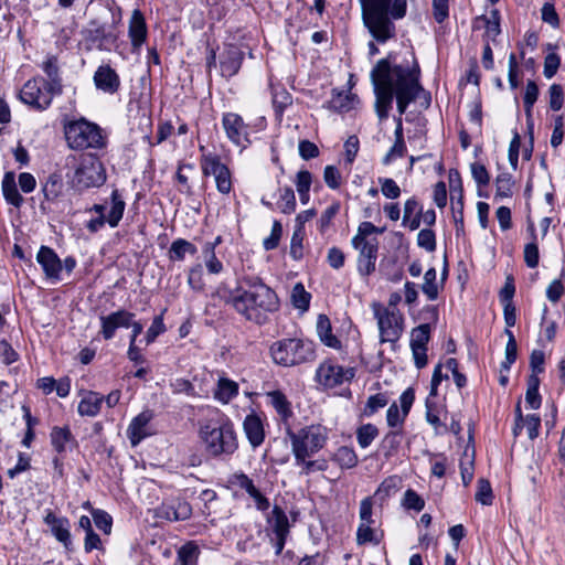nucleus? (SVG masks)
I'll use <instances>...</instances> for the list:
<instances>
[{"mask_svg":"<svg viewBox=\"0 0 565 565\" xmlns=\"http://www.w3.org/2000/svg\"><path fill=\"white\" fill-rule=\"evenodd\" d=\"M237 315L248 322L263 326L269 321V316L277 312L280 308V301L269 286L264 280L254 275H245L239 278L235 289L230 291L225 299Z\"/></svg>","mask_w":565,"mask_h":565,"instance_id":"f257e3e1","label":"nucleus"},{"mask_svg":"<svg viewBox=\"0 0 565 565\" xmlns=\"http://www.w3.org/2000/svg\"><path fill=\"white\" fill-rule=\"evenodd\" d=\"M363 25L380 44L396 36L395 21L407 13V0H359Z\"/></svg>","mask_w":565,"mask_h":565,"instance_id":"f03ea898","label":"nucleus"},{"mask_svg":"<svg viewBox=\"0 0 565 565\" xmlns=\"http://www.w3.org/2000/svg\"><path fill=\"white\" fill-rule=\"evenodd\" d=\"M405 64H395L393 53L377 61L371 71V81L375 93V111L381 120L388 117L393 98L396 95V74H403Z\"/></svg>","mask_w":565,"mask_h":565,"instance_id":"7ed1b4c3","label":"nucleus"},{"mask_svg":"<svg viewBox=\"0 0 565 565\" xmlns=\"http://www.w3.org/2000/svg\"><path fill=\"white\" fill-rule=\"evenodd\" d=\"M199 437L205 454L216 460H230L238 450L239 441L234 424L228 419L209 420L200 426Z\"/></svg>","mask_w":565,"mask_h":565,"instance_id":"20e7f679","label":"nucleus"},{"mask_svg":"<svg viewBox=\"0 0 565 565\" xmlns=\"http://www.w3.org/2000/svg\"><path fill=\"white\" fill-rule=\"evenodd\" d=\"M396 104L399 115H403L408 105L417 99L420 105L428 108L431 102L430 93L427 92L420 84V68L417 61L414 58L412 65L405 64L404 73L396 74Z\"/></svg>","mask_w":565,"mask_h":565,"instance_id":"39448f33","label":"nucleus"},{"mask_svg":"<svg viewBox=\"0 0 565 565\" xmlns=\"http://www.w3.org/2000/svg\"><path fill=\"white\" fill-rule=\"evenodd\" d=\"M64 136L72 150H102L107 146V136L95 122L82 117L64 124Z\"/></svg>","mask_w":565,"mask_h":565,"instance_id":"423d86ee","label":"nucleus"},{"mask_svg":"<svg viewBox=\"0 0 565 565\" xmlns=\"http://www.w3.org/2000/svg\"><path fill=\"white\" fill-rule=\"evenodd\" d=\"M269 353L273 361L284 367H292L316 359L315 343L302 338H284L275 341Z\"/></svg>","mask_w":565,"mask_h":565,"instance_id":"0eeeda50","label":"nucleus"},{"mask_svg":"<svg viewBox=\"0 0 565 565\" xmlns=\"http://www.w3.org/2000/svg\"><path fill=\"white\" fill-rule=\"evenodd\" d=\"M111 13V23L102 22L98 19H93L88 25L82 31L83 39L87 44V49H96L98 51H111L118 42L119 31L118 24L121 21V9L116 7L113 9L114 3L106 2Z\"/></svg>","mask_w":565,"mask_h":565,"instance_id":"6e6552de","label":"nucleus"},{"mask_svg":"<svg viewBox=\"0 0 565 565\" xmlns=\"http://www.w3.org/2000/svg\"><path fill=\"white\" fill-rule=\"evenodd\" d=\"M294 456H313L320 451L328 440V428L320 424L305 426L296 431L286 427Z\"/></svg>","mask_w":565,"mask_h":565,"instance_id":"1a4fd4ad","label":"nucleus"},{"mask_svg":"<svg viewBox=\"0 0 565 565\" xmlns=\"http://www.w3.org/2000/svg\"><path fill=\"white\" fill-rule=\"evenodd\" d=\"M61 94L62 92H55V87L47 84L44 77L36 76L24 83L19 98L33 109L42 111L51 106L55 95Z\"/></svg>","mask_w":565,"mask_h":565,"instance_id":"9d476101","label":"nucleus"},{"mask_svg":"<svg viewBox=\"0 0 565 565\" xmlns=\"http://www.w3.org/2000/svg\"><path fill=\"white\" fill-rule=\"evenodd\" d=\"M201 169L204 177L213 175L216 189L222 194H230L233 189L232 173L222 162L221 157L213 152L201 156Z\"/></svg>","mask_w":565,"mask_h":565,"instance_id":"9b49d317","label":"nucleus"},{"mask_svg":"<svg viewBox=\"0 0 565 565\" xmlns=\"http://www.w3.org/2000/svg\"><path fill=\"white\" fill-rule=\"evenodd\" d=\"M374 316L377 319L381 342L396 343L404 330L403 315L398 310L384 308L376 309Z\"/></svg>","mask_w":565,"mask_h":565,"instance_id":"f8f14e48","label":"nucleus"},{"mask_svg":"<svg viewBox=\"0 0 565 565\" xmlns=\"http://www.w3.org/2000/svg\"><path fill=\"white\" fill-rule=\"evenodd\" d=\"M106 181L103 163L98 160L82 163L74 172L73 186L78 191L98 188Z\"/></svg>","mask_w":565,"mask_h":565,"instance_id":"ddd939ff","label":"nucleus"},{"mask_svg":"<svg viewBox=\"0 0 565 565\" xmlns=\"http://www.w3.org/2000/svg\"><path fill=\"white\" fill-rule=\"evenodd\" d=\"M192 515L191 504L182 497H168L154 509V516L169 522L185 521Z\"/></svg>","mask_w":565,"mask_h":565,"instance_id":"4468645a","label":"nucleus"},{"mask_svg":"<svg viewBox=\"0 0 565 565\" xmlns=\"http://www.w3.org/2000/svg\"><path fill=\"white\" fill-rule=\"evenodd\" d=\"M273 536L270 542L275 547V554L280 555L290 532V524L287 514L279 505H274L270 515L267 518Z\"/></svg>","mask_w":565,"mask_h":565,"instance_id":"2eb2a0df","label":"nucleus"},{"mask_svg":"<svg viewBox=\"0 0 565 565\" xmlns=\"http://www.w3.org/2000/svg\"><path fill=\"white\" fill-rule=\"evenodd\" d=\"M354 376L352 369H344L341 365L324 361L316 371V380L324 387L333 388L350 381Z\"/></svg>","mask_w":565,"mask_h":565,"instance_id":"dca6fc26","label":"nucleus"},{"mask_svg":"<svg viewBox=\"0 0 565 565\" xmlns=\"http://www.w3.org/2000/svg\"><path fill=\"white\" fill-rule=\"evenodd\" d=\"M111 206L107 217H95L87 222L86 228L90 233H97L107 223L110 227H117L124 216L126 202L122 199L119 190L114 189L110 194Z\"/></svg>","mask_w":565,"mask_h":565,"instance_id":"f3484780","label":"nucleus"},{"mask_svg":"<svg viewBox=\"0 0 565 565\" xmlns=\"http://www.w3.org/2000/svg\"><path fill=\"white\" fill-rule=\"evenodd\" d=\"M222 126L225 130L226 137L234 145L245 148L250 143L248 138V126L238 114L224 113L222 117Z\"/></svg>","mask_w":565,"mask_h":565,"instance_id":"a211bd4d","label":"nucleus"},{"mask_svg":"<svg viewBox=\"0 0 565 565\" xmlns=\"http://www.w3.org/2000/svg\"><path fill=\"white\" fill-rule=\"evenodd\" d=\"M134 318L135 313L126 309H119L117 311L110 312L109 315L100 316L99 334L104 340L109 341L115 337L116 331L119 328L128 329V324H130L129 321Z\"/></svg>","mask_w":565,"mask_h":565,"instance_id":"6ab92c4d","label":"nucleus"},{"mask_svg":"<svg viewBox=\"0 0 565 565\" xmlns=\"http://www.w3.org/2000/svg\"><path fill=\"white\" fill-rule=\"evenodd\" d=\"M44 523L50 527L51 534L67 551L72 550L71 522L66 516H60L52 510H46L43 519Z\"/></svg>","mask_w":565,"mask_h":565,"instance_id":"aec40b11","label":"nucleus"},{"mask_svg":"<svg viewBox=\"0 0 565 565\" xmlns=\"http://www.w3.org/2000/svg\"><path fill=\"white\" fill-rule=\"evenodd\" d=\"M93 82L97 90L108 95L117 94L121 85L118 73L109 64H102L97 67Z\"/></svg>","mask_w":565,"mask_h":565,"instance_id":"412c9836","label":"nucleus"},{"mask_svg":"<svg viewBox=\"0 0 565 565\" xmlns=\"http://www.w3.org/2000/svg\"><path fill=\"white\" fill-rule=\"evenodd\" d=\"M228 482L232 486L246 491V493L254 500L257 510L264 512L269 509L270 503L268 498L257 489L254 481L246 473L242 471L235 472L228 478Z\"/></svg>","mask_w":565,"mask_h":565,"instance_id":"4be33fe9","label":"nucleus"},{"mask_svg":"<svg viewBox=\"0 0 565 565\" xmlns=\"http://www.w3.org/2000/svg\"><path fill=\"white\" fill-rule=\"evenodd\" d=\"M148 36V26L141 10L135 9L128 23V38L131 44V51L140 52Z\"/></svg>","mask_w":565,"mask_h":565,"instance_id":"5701e85b","label":"nucleus"},{"mask_svg":"<svg viewBox=\"0 0 565 565\" xmlns=\"http://www.w3.org/2000/svg\"><path fill=\"white\" fill-rule=\"evenodd\" d=\"M243 60L244 52L237 45H226L220 56V67L222 76L226 78L235 76L242 67Z\"/></svg>","mask_w":565,"mask_h":565,"instance_id":"b1692460","label":"nucleus"},{"mask_svg":"<svg viewBox=\"0 0 565 565\" xmlns=\"http://www.w3.org/2000/svg\"><path fill=\"white\" fill-rule=\"evenodd\" d=\"M359 250L358 271L361 276H370L375 270L377 259L379 242L352 244Z\"/></svg>","mask_w":565,"mask_h":565,"instance_id":"393cba45","label":"nucleus"},{"mask_svg":"<svg viewBox=\"0 0 565 565\" xmlns=\"http://www.w3.org/2000/svg\"><path fill=\"white\" fill-rule=\"evenodd\" d=\"M41 191L49 203L60 202L66 193V185L62 172L54 171L41 181Z\"/></svg>","mask_w":565,"mask_h":565,"instance_id":"a878e982","label":"nucleus"},{"mask_svg":"<svg viewBox=\"0 0 565 565\" xmlns=\"http://www.w3.org/2000/svg\"><path fill=\"white\" fill-rule=\"evenodd\" d=\"M153 414L147 409L134 417L127 428V437L130 440L132 447H136L146 437L150 436L149 423L151 422Z\"/></svg>","mask_w":565,"mask_h":565,"instance_id":"bb28decb","label":"nucleus"},{"mask_svg":"<svg viewBox=\"0 0 565 565\" xmlns=\"http://www.w3.org/2000/svg\"><path fill=\"white\" fill-rule=\"evenodd\" d=\"M36 260L47 278L60 279L62 260L51 247L41 246L36 255Z\"/></svg>","mask_w":565,"mask_h":565,"instance_id":"cd10ccee","label":"nucleus"},{"mask_svg":"<svg viewBox=\"0 0 565 565\" xmlns=\"http://www.w3.org/2000/svg\"><path fill=\"white\" fill-rule=\"evenodd\" d=\"M244 434L253 448L259 447L265 440V428L260 416L254 412L246 415L243 422Z\"/></svg>","mask_w":565,"mask_h":565,"instance_id":"c85d7f7f","label":"nucleus"},{"mask_svg":"<svg viewBox=\"0 0 565 565\" xmlns=\"http://www.w3.org/2000/svg\"><path fill=\"white\" fill-rule=\"evenodd\" d=\"M267 403L275 409L279 420L285 426L289 425V419L294 416L291 403L287 396L279 390L270 391L266 393Z\"/></svg>","mask_w":565,"mask_h":565,"instance_id":"c756f323","label":"nucleus"},{"mask_svg":"<svg viewBox=\"0 0 565 565\" xmlns=\"http://www.w3.org/2000/svg\"><path fill=\"white\" fill-rule=\"evenodd\" d=\"M279 199L276 203L267 200L265 196L262 198L260 203L269 210H278L284 214H292L297 207V201L294 190L290 186L279 188Z\"/></svg>","mask_w":565,"mask_h":565,"instance_id":"7c9ffc66","label":"nucleus"},{"mask_svg":"<svg viewBox=\"0 0 565 565\" xmlns=\"http://www.w3.org/2000/svg\"><path fill=\"white\" fill-rule=\"evenodd\" d=\"M104 396L95 391H86L78 403L77 412L81 416L96 417L102 409Z\"/></svg>","mask_w":565,"mask_h":565,"instance_id":"2f4dec72","label":"nucleus"},{"mask_svg":"<svg viewBox=\"0 0 565 565\" xmlns=\"http://www.w3.org/2000/svg\"><path fill=\"white\" fill-rule=\"evenodd\" d=\"M451 184V211L452 217L456 227V234L459 236L463 233L465 224H463V191L462 186L459 183L458 188L452 186V179L450 178Z\"/></svg>","mask_w":565,"mask_h":565,"instance_id":"473e14b6","label":"nucleus"},{"mask_svg":"<svg viewBox=\"0 0 565 565\" xmlns=\"http://www.w3.org/2000/svg\"><path fill=\"white\" fill-rule=\"evenodd\" d=\"M50 440L53 449L57 454L66 451L67 445L77 446V441L74 438L68 426H54L50 433Z\"/></svg>","mask_w":565,"mask_h":565,"instance_id":"72a5a7b5","label":"nucleus"},{"mask_svg":"<svg viewBox=\"0 0 565 565\" xmlns=\"http://www.w3.org/2000/svg\"><path fill=\"white\" fill-rule=\"evenodd\" d=\"M500 12L498 9H492L489 15H480L477 17L473 22V28H479L478 23L482 22L486 28L484 39L489 42L495 41L497 36L501 33L500 26Z\"/></svg>","mask_w":565,"mask_h":565,"instance_id":"f704fd0d","label":"nucleus"},{"mask_svg":"<svg viewBox=\"0 0 565 565\" xmlns=\"http://www.w3.org/2000/svg\"><path fill=\"white\" fill-rule=\"evenodd\" d=\"M2 194L7 203L14 207H20L23 203V198L19 193L15 183V173L13 171H7L3 175L1 183Z\"/></svg>","mask_w":565,"mask_h":565,"instance_id":"c9c22d12","label":"nucleus"},{"mask_svg":"<svg viewBox=\"0 0 565 565\" xmlns=\"http://www.w3.org/2000/svg\"><path fill=\"white\" fill-rule=\"evenodd\" d=\"M238 383L227 377H220L214 391V398L222 404L230 403L238 395Z\"/></svg>","mask_w":565,"mask_h":565,"instance_id":"e433bc0d","label":"nucleus"},{"mask_svg":"<svg viewBox=\"0 0 565 565\" xmlns=\"http://www.w3.org/2000/svg\"><path fill=\"white\" fill-rule=\"evenodd\" d=\"M317 333L324 345L332 349L340 348L341 342L335 335H333L331 321L326 315H319L318 317Z\"/></svg>","mask_w":565,"mask_h":565,"instance_id":"4c0bfd02","label":"nucleus"},{"mask_svg":"<svg viewBox=\"0 0 565 565\" xmlns=\"http://www.w3.org/2000/svg\"><path fill=\"white\" fill-rule=\"evenodd\" d=\"M201 550L195 541H188L177 551V562L179 565H198Z\"/></svg>","mask_w":565,"mask_h":565,"instance_id":"58836bf2","label":"nucleus"},{"mask_svg":"<svg viewBox=\"0 0 565 565\" xmlns=\"http://www.w3.org/2000/svg\"><path fill=\"white\" fill-rule=\"evenodd\" d=\"M43 72L46 74L49 79L46 83L55 87V92H62V78L60 75L58 60L55 55H49L41 65Z\"/></svg>","mask_w":565,"mask_h":565,"instance_id":"ea45409f","label":"nucleus"},{"mask_svg":"<svg viewBox=\"0 0 565 565\" xmlns=\"http://www.w3.org/2000/svg\"><path fill=\"white\" fill-rule=\"evenodd\" d=\"M311 456H294L296 466L300 467V473L309 476L316 471H326L328 462L324 459L310 460Z\"/></svg>","mask_w":565,"mask_h":565,"instance_id":"a19ab883","label":"nucleus"},{"mask_svg":"<svg viewBox=\"0 0 565 565\" xmlns=\"http://www.w3.org/2000/svg\"><path fill=\"white\" fill-rule=\"evenodd\" d=\"M356 100V96L351 93L335 92L333 93L332 98L329 102V105L330 108L335 111L345 113L354 107V103Z\"/></svg>","mask_w":565,"mask_h":565,"instance_id":"79ce46f5","label":"nucleus"},{"mask_svg":"<svg viewBox=\"0 0 565 565\" xmlns=\"http://www.w3.org/2000/svg\"><path fill=\"white\" fill-rule=\"evenodd\" d=\"M332 460L337 462L342 469H351L358 465V456L353 448L342 446L337 449L332 456Z\"/></svg>","mask_w":565,"mask_h":565,"instance_id":"37998d69","label":"nucleus"},{"mask_svg":"<svg viewBox=\"0 0 565 565\" xmlns=\"http://www.w3.org/2000/svg\"><path fill=\"white\" fill-rule=\"evenodd\" d=\"M166 312L167 308H164L160 315L153 317L152 322L145 334L146 345L152 344L159 335L163 334L167 331V327L164 324Z\"/></svg>","mask_w":565,"mask_h":565,"instance_id":"c03bdc74","label":"nucleus"},{"mask_svg":"<svg viewBox=\"0 0 565 565\" xmlns=\"http://www.w3.org/2000/svg\"><path fill=\"white\" fill-rule=\"evenodd\" d=\"M271 95L276 116L282 117L285 109L292 104V96L284 87H274Z\"/></svg>","mask_w":565,"mask_h":565,"instance_id":"a18cd8bd","label":"nucleus"},{"mask_svg":"<svg viewBox=\"0 0 565 565\" xmlns=\"http://www.w3.org/2000/svg\"><path fill=\"white\" fill-rule=\"evenodd\" d=\"M385 231V227H377L373 223L365 221L362 222L358 227L356 235L352 238V244H363L370 242H377L376 238L367 239V236L372 234H382Z\"/></svg>","mask_w":565,"mask_h":565,"instance_id":"49530a36","label":"nucleus"},{"mask_svg":"<svg viewBox=\"0 0 565 565\" xmlns=\"http://www.w3.org/2000/svg\"><path fill=\"white\" fill-rule=\"evenodd\" d=\"M356 440L361 448H367L379 436V429L375 425L367 423L356 428Z\"/></svg>","mask_w":565,"mask_h":565,"instance_id":"de8ad7c7","label":"nucleus"},{"mask_svg":"<svg viewBox=\"0 0 565 565\" xmlns=\"http://www.w3.org/2000/svg\"><path fill=\"white\" fill-rule=\"evenodd\" d=\"M398 483L399 478L397 476H391L384 479L374 492V495L372 497L373 500H379L381 502L385 501L397 490Z\"/></svg>","mask_w":565,"mask_h":565,"instance_id":"09e8293b","label":"nucleus"},{"mask_svg":"<svg viewBox=\"0 0 565 565\" xmlns=\"http://www.w3.org/2000/svg\"><path fill=\"white\" fill-rule=\"evenodd\" d=\"M422 291L431 301L438 298L439 289L437 285V271L434 267L426 270L424 275V282L422 285Z\"/></svg>","mask_w":565,"mask_h":565,"instance_id":"8fccbe9b","label":"nucleus"},{"mask_svg":"<svg viewBox=\"0 0 565 565\" xmlns=\"http://www.w3.org/2000/svg\"><path fill=\"white\" fill-rule=\"evenodd\" d=\"M311 295L305 289L301 282L294 286L291 290V303L295 308L307 311L310 306Z\"/></svg>","mask_w":565,"mask_h":565,"instance_id":"3c124183","label":"nucleus"},{"mask_svg":"<svg viewBox=\"0 0 565 565\" xmlns=\"http://www.w3.org/2000/svg\"><path fill=\"white\" fill-rule=\"evenodd\" d=\"M505 334L508 337V342L505 345V359L501 363V369L509 372L511 365L515 362L518 356V343L513 332L509 329H505Z\"/></svg>","mask_w":565,"mask_h":565,"instance_id":"603ef678","label":"nucleus"},{"mask_svg":"<svg viewBox=\"0 0 565 565\" xmlns=\"http://www.w3.org/2000/svg\"><path fill=\"white\" fill-rule=\"evenodd\" d=\"M529 228L531 231L533 241L531 243L526 244L524 247V262L527 267L535 268L539 265L540 253H539V246L535 242L536 234H535L534 225L531 224Z\"/></svg>","mask_w":565,"mask_h":565,"instance_id":"864d4df0","label":"nucleus"},{"mask_svg":"<svg viewBox=\"0 0 565 565\" xmlns=\"http://www.w3.org/2000/svg\"><path fill=\"white\" fill-rule=\"evenodd\" d=\"M539 97V87L534 81H527L523 96L524 110L527 118V125L531 124L532 109Z\"/></svg>","mask_w":565,"mask_h":565,"instance_id":"5fc2aeb1","label":"nucleus"},{"mask_svg":"<svg viewBox=\"0 0 565 565\" xmlns=\"http://www.w3.org/2000/svg\"><path fill=\"white\" fill-rule=\"evenodd\" d=\"M202 255L209 274L218 275L224 270L223 263L216 257L215 250L211 246H203Z\"/></svg>","mask_w":565,"mask_h":565,"instance_id":"6e6d98bb","label":"nucleus"},{"mask_svg":"<svg viewBox=\"0 0 565 565\" xmlns=\"http://www.w3.org/2000/svg\"><path fill=\"white\" fill-rule=\"evenodd\" d=\"M430 340V324L423 323L411 332V347H427Z\"/></svg>","mask_w":565,"mask_h":565,"instance_id":"4d7b16f0","label":"nucleus"},{"mask_svg":"<svg viewBox=\"0 0 565 565\" xmlns=\"http://www.w3.org/2000/svg\"><path fill=\"white\" fill-rule=\"evenodd\" d=\"M512 186L513 180L510 173L503 172L498 174L495 178V198H511Z\"/></svg>","mask_w":565,"mask_h":565,"instance_id":"13d9d810","label":"nucleus"},{"mask_svg":"<svg viewBox=\"0 0 565 565\" xmlns=\"http://www.w3.org/2000/svg\"><path fill=\"white\" fill-rule=\"evenodd\" d=\"M388 403V398L385 393H377L371 395L363 409V415L366 417L373 416L379 409L385 407Z\"/></svg>","mask_w":565,"mask_h":565,"instance_id":"bf43d9fd","label":"nucleus"},{"mask_svg":"<svg viewBox=\"0 0 565 565\" xmlns=\"http://www.w3.org/2000/svg\"><path fill=\"white\" fill-rule=\"evenodd\" d=\"M426 420L435 428L437 434L447 431V426L443 424L438 416V407L429 397L426 399Z\"/></svg>","mask_w":565,"mask_h":565,"instance_id":"052dcab7","label":"nucleus"},{"mask_svg":"<svg viewBox=\"0 0 565 565\" xmlns=\"http://www.w3.org/2000/svg\"><path fill=\"white\" fill-rule=\"evenodd\" d=\"M372 525L373 524H359L356 530L358 545H365L367 543H373L374 545L380 544L381 539L376 536Z\"/></svg>","mask_w":565,"mask_h":565,"instance_id":"680f3d73","label":"nucleus"},{"mask_svg":"<svg viewBox=\"0 0 565 565\" xmlns=\"http://www.w3.org/2000/svg\"><path fill=\"white\" fill-rule=\"evenodd\" d=\"M306 236L305 230L295 228L290 241V256L295 260H299L303 256V238Z\"/></svg>","mask_w":565,"mask_h":565,"instance_id":"e2e57ef3","label":"nucleus"},{"mask_svg":"<svg viewBox=\"0 0 565 565\" xmlns=\"http://www.w3.org/2000/svg\"><path fill=\"white\" fill-rule=\"evenodd\" d=\"M92 516L98 530L103 531L107 535L111 533L113 518L108 512L102 509L93 510Z\"/></svg>","mask_w":565,"mask_h":565,"instance_id":"0e129e2a","label":"nucleus"},{"mask_svg":"<svg viewBox=\"0 0 565 565\" xmlns=\"http://www.w3.org/2000/svg\"><path fill=\"white\" fill-rule=\"evenodd\" d=\"M402 504L405 509L414 510L416 512H419L425 508L424 499L413 489L405 491Z\"/></svg>","mask_w":565,"mask_h":565,"instance_id":"69168bd1","label":"nucleus"},{"mask_svg":"<svg viewBox=\"0 0 565 565\" xmlns=\"http://www.w3.org/2000/svg\"><path fill=\"white\" fill-rule=\"evenodd\" d=\"M476 501L483 505H491L493 501V493L491 484L486 479L478 480V489L476 492Z\"/></svg>","mask_w":565,"mask_h":565,"instance_id":"338daca9","label":"nucleus"},{"mask_svg":"<svg viewBox=\"0 0 565 565\" xmlns=\"http://www.w3.org/2000/svg\"><path fill=\"white\" fill-rule=\"evenodd\" d=\"M382 194L390 200H396L401 196V188L395 180L391 178H379Z\"/></svg>","mask_w":565,"mask_h":565,"instance_id":"774afa93","label":"nucleus"}]
</instances>
